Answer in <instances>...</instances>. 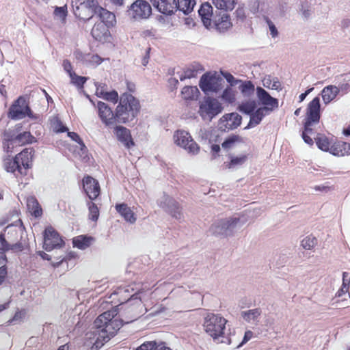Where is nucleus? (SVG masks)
<instances>
[{"label":"nucleus","mask_w":350,"mask_h":350,"mask_svg":"<svg viewBox=\"0 0 350 350\" xmlns=\"http://www.w3.org/2000/svg\"><path fill=\"white\" fill-rule=\"evenodd\" d=\"M133 288L130 286L119 287L112 295H120L119 301L120 304L117 306L118 310L121 312L122 319L116 317V310H108L100 314L94 322V327L98 333L97 340H102L103 342H107L111 337H113L122 326L123 323H129L137 319L141 312L142 301L139 297L141 291L137 290L133 292Z\"/></svg>","instance_id":"1"},{"label":"nucleus","mask_w":350,"mask_h":350,"mask_svg":"<svg viewBox=\"0 0 350 350\" xmlns=\"http://www.w3.org/2000/svg\"><path fill=\"white\" fill-rule=\"evenodd\" d=\"M140 109L139 100L130 94H123L116 109L118 122L128 123L137 117Z\"/></svg>","instance_id":"2"},{"label":"nucleus","mask_w":350,"mask_h":350,"mask_svg":"<svg viewBox=\"0 0 350 350\" xmlns=\"http://www.w3.org/2000/svg\"><path fill=\"white\" fill-rule=\"evenodd\" d=\"M227 321L222 317L208 314L204 319V327L206 332L218 342H225L224 330Z\"/></svg>","instance_id":"3"},{"label":"nucleus","mask_w":350,"mask_h":350,"mask_svg":"<svg viewBox=\"0 0 350 350\" xmlns=\"http://www.w3.org/2000/svg\"><path fill=\"white\" fill-rule=\"evenodd\" d=\"M33 152L32 149L29 152L25 149L16 154L13 159H5L4 161L5 169L8 172L14 173L16 177L18 175L26 174V171L29 167V163L32 158Z\"/></svg>","instance_id":"4"},{"label":"nucleus","mask_w":350,"mask_h":350,"mask_svg":"<svg viewBox=\"0 0 350 350\" xmlns=\"http://www.w3.org/2000/svg\"><path fill=\"white\" fill-rule=\"evenodd\" d=\"M241 226L240 219L238 217L224 218L215 221L211 226L209 232L215 236H232Z\"/></svg>","instance_id":"5"},{"label":"nucleus","mask_w":350,"mask_h":350,"mask_svg":"<svg viewBox=\"0 0 350 350\" xmlns=\"http://www.w3.org/2000/svg\"><path fill=\"white\" fill-rule=\"evenodd\" d=\"M81 5L89 9L92 12L91 16L88 18V20L94 16H97L100 20L99 23H103L109 27H113L116 24V20L114 14L100 6L97 0H86Z\"/></svg>","instance_id":"6"},{"label":"nucleus","mask_w":350,"mask_h":350,"mask_svg":"<svg viewBox=\"0 0 350 350\" xmlns=\"http://www.w3.org/2000/svg\"><path fill=\"white\" fill-rule=\"evenodd\" d=\"M223 107L219 100L211 96H205L200 102L198 113L204 120L211 121L221 113Z\"/></svg>","instance_id":"7"},{"label":"nucleus","mask_w":350,"mask_h":350,"mask_svg":"<svg viewBox=\"0 0 350 350\" xmlns=\"http://www.w3.org/2000/svg\"><path fill=\"white\" fill-rule=\"evenodd\" d=\"M28 116L33 120H37L38 116L33 113L26 99L20 96L10 106L8 111V117L12 120H19Z\"/></svg>","instance_id":"8"},{"label":"nucleus","mask_w":350,"mask_h":350,"mask_svg":"<svg viewBox=\"0 0 350 350\" xmlns=\"http://www.w3.org/2000/svg\"><path fill=\"white\" fill-rule=\"evenodd\" d=\"M157 204L176 219L180 221L183 218L182 208L178 202L165 193L157 200Z\"/></svg>","instance_id":"9"},{"label":"nucleus","mask_w":350,"mask_h":350,"mask_svg":"<svg viewBox=\"0 0 350 350\" xmlns=\"http://www.w3.org/2000/svg\"><path fill=\"white\" fill-rule=\"evenodd\" d=\"M224 80L215 75L204 74L200 80L199 85L205 93L218 92L223 88Z\"/></svg>","instance_id":"10"},{"label":"nucleus","mask_w":350,"mask_h":350,"mask_svg":"<svg viewBox=\"0 0 350 350\" xmlns=\"http://www.w3.org/2000/svg\"><path fill=\"white\" fill-rule=\"evenodd\" d=\"M127 13L131 18L135 20L148 18L152 13V8L148 1L137 0L130 6Z\"/></svg>","instance_id":"11"},{"label":"nucleus","mask_w":350,"mask_h":350,"mask_svg":"<svg viewBox=\"0 0 350 350\" xmlns=\"http://www.w3.org/2000/svg\"><path fill=\"white\" fill-rule=\"evenodd\" d=\"M174 142L179 146L183 147L189 153H198L200 147L193 141L188 132L185 131H177L174 135Z\"/></svg>","instance_id":"12"},{"label":"nucleus","mask_w":350,"mask_h":350,"mask_svg":"<svg viewBox=\"0 0 350 350\" xmlns=\"http://www.w3.org/2000/svg\"><path fill=\"white\" fill-rule=\"evenodd\" d=\"M63 244V240L52 226H49L45 229L43 248L46 251L50 252L55 248L62 247Z\"/></svg>","instance_id":"13"},{"label":"nucleus","mask_w":350,"mask_h":350,"mask_svg":"<svg viewBox=\"0 0 350 350\" xmlns=\"http://www.w3.org/2000/svg\"><path fill=\"white\" fill-rule=\"evenodd\" d=\"M256 97L260 104L263 107H267V109L272 111L273 109L278 107V100L272 97L265 89L258 86L256 89Z\"/></svg>","instance_id":"14"},{"label":"nucleus","mask_w":350,"mask_h":350,"mask_svg":"<svg viewBox=\"0 0 350 350\" xmlns=\"http://www.w3.org/2000/svg\"><path fill=\"white\" fill-rule=\"evenodd\" d=\"M97 108L100 118L107 126L113 124L117 121L116 113H113L111 108L107 104L98 101Z\"/></svg>","instance_id":"15"},{"label":"nucleus","mask_w":350,"mask_h":350,"mask_svg":"<svg viewBox=\"0 0 350 350\" xmlns=\"http://www.w3.org/2000/svg\"><path fill=\"white\" fill-rule=\"evenodd\" d=\"M83 186L85 192L90 200L96 199L100 194L98 182L94 178L87 176L83 179Z\"/></svg>","instance_id":"16"},{"label":"nucleus","mask_w":350,"mask_h":350,"mask_svg":"<svg viewBox=\"0 0 350 350\" xmlns=\"http://www.w3.org/2000/svg\"><path fill=\"white\" fill-rule=\"evenodd\" d=\"M198 14L203 25L206 28L211 27L216 15V12L213 13V8L211 5L208 2L202 3L198 10Z\"/></svg>","instance_id":"17"},{"label":"nucleus","mask_w":350,"mask_h":350,"mask_svg":"<svg viewBox=\"0 0 350 350\" xmlns=\"http://www.w3.org/2000/svg\"><path fill=\"white\" fill-rule=\"evenodd\" d=\"M241 116L237 113L225 114L220 119V127L224 130H233L241 124Z\"/></svg>","instance_id":"18"},{"label":"nucleus","mask_w":350,"mask_h":350,"mask_svg":"<svg viewBox=\"0 0 350 350\" xmlns=\"http://www.w3.org/2000/svg\"><path fill=\"white\" fill-rule=\"evenodd\" d=\"M232 26L229 14L224 12V11H216L214 21L212 23V27H215L220 31H224L229 29Z\"/></svg>","instance_id":"19"},{"label":"nucleus","mask_w":350,"mask_h":350,"mask_svg":"<svg viewBox=\"0 0 350 350\" xmlns=\"http://www.w3.org/2000/svg\"><path fill=\"white\" fill-rule=\"evenodd\" d=\"M152 5L161 13L171 15L176 10V0H151Z\"/></svg>","instance_id":"20"},{"label":"nucleus","mask_w":350,"mask_h":350,"mask_svg":"<svg viewBox=\"0 0 350 350\" xmlns=\"http://www.w3.org/2000/svg\"><path fill=\"white\" fill-rule=\"evenodd\" d=\"M320 107V98L317 96L314 98L308 105L306 120L314 122V123H319L321 117Z\"/></svg>","instance_id":"21"},{"label":"nucleus","mask_w":350,"mask_h":350,"mask_svg":"<svg viewBox=\"0 0 350 350\" xmlns=\"http://www.w3.org/2000/svg\"><path fill=\"white\" fill-rule=\"evenodd\" d=\"M114 133L118 140L122 143L127 148H130L131 146H134L131 132L126 127L122 126H116L114 129Z\"/></svg>","instance_id":"22"},{"label":"nucleus","mask_w":350,"mask_h":350,"mask_svg":"<svg viewBox=\"0 0 350 350\" xmlns=\"http://www.w3.org/2000/svg\"><path fill=\"white\" fill-rule=\"evenodd\" d=\"M91 34L96 40L105 41L109 35V27L103 23H96Z\"/></svg>","instance_id":"23"},{"label":"nucleus","mask_w":350,"mask_h":350,"mask_svg":"<svg viewBox=\"0 0 350 350\" xmlns=\"http://www.w3.org/2000/svg\"><path fill=\"white\" fill-rule=\"evenodd\" d=\"M262 310L260 308L241 311V317L247 323L257 325L260 322Z\"/></svg>","instance_id":"24"},{"label":"nucleus","mask_w":350,"mask_h":350,"mask_svg":"<svg viewBox=\"0 0 350 350\" xmlns=\"http://www.w3.org/2000/svg\"><path fill=\"white\" fill-rule=\"evenodd\" d=\"M117 212L130 224H134L136 221V217L133 211L125 203L117 204L115 206Z\"/></svg>","instance_id":"25"},{"label":"nucleus","mask_w":350,"mask_h":350,"mask_svg":"<svg viewBox=\"0 0 350 350\" xmlns=\"http://www.w3.org/2000/svg\"><path fill=\"white\" fill-rule=\"evenodd\" d=\"M202 70L203 68L199 63L193 62L183 70V73L179 76L180 80L184 81L186 79L195 78Z\"/></svg>","instance_id":"26"},{"label":"nucleus","mask_w":350,"mask_h":350,"mask_svg":"<svg viewBox=\"0 0 350 350\" xmlns=\"http://www.w3.org/2000/svg\"><path fill=\"white\" fill-rule=\"evenodd\" d=\"M350 144L344 142H336L332 144L329 152L338 157H342L345 154H349Z\"/></svg>","instance_id":"27"},{"label":"nucleus","mask_w":350,"mask_h":350,"mask_svg":"<svg viewBox=\"0 0 350 350\" xmlns=\"http://www.w3.org/2000/svg\"><path fill=\"white\" fill-rule=\"evenodd\" d=\"M270 111L267 109V107H259L256 110H255L250 115V120L245 127V129H250L252 127H254L259 124L262 121V118L267 115V112Z\"/></svg>","instance_id":"28"},{"label":"nucleus","mask_w":350,"mask_h":350,"mask_svg":"<svg viewBox=\"0 0 350 350\" xmlns=\"http://www.w3.org/2000/svg\"><path fill=\"white\" fill-rule=\"evenodd\" d=\"M338 93L339 88L335 85H328L325 87L321 92V96L324 103H329L337 96Z\"/></svg>","instance_id":"29"},{"label":"nucleus","mask_w":350,"mask_h":350,"mask_svg":"<svg viewBox=\"0 0 350 350\" xmlns=\"http://www.w3.org/2000/svg\"><path fill=\"white\" fill-rule=\"evenodd\" d=\"M22 125L21 124H17L13 128H10L5 130L3 133L4 140L8 142V145L14 146L16 143V137L18 132L21 131Z\"/></svg>","instance_id":"30"},{"label":"nucleus","mask_w":350,"mask_h":350,"mask_svg":"<svg viewBox=\"0 0 350 350\" xmlns=\"http://www.w3.org/2000/svg\"><path fill=\"white\" fill-rule=\"evenodd\" d=\"M200 94L196 86H185L181 91L182 98L187 101L197 100Z\"/></svg>","instance_id":"31"},{"label":"nucleus","mask_w":350,"mask_h":350,"mask_svg":"<svg viewBox=\"0 0 350 350\" xmlns=\"http://www.w3.org/2000/svg\"><path fill=\"white\" fill-rule=\"evenodd\" d=\"M94 241L92 237L81 235L76 237L72 240L73 246L80 250H85L90 247Z\"/></svg>","instance_id":"32"},{"label":"nucleus","mask_w":350,"mask_h":350,"mask_svg":"<svg viewBox=\"0 0 350 350\" xmlns=\"http://www.w3.org/2000/svg\"><path fill=\"white\" fill-rule=\"evenodd\" d=\"M27 206L28 210L36 217H40L42 213V210L39 205L38 200L35 197L30 196L27 199Z\"/></svg>","instance_id":"33"},{"label":"nucleus","mask_w":350,"mask_h":350,"mask_svg":"<svg viewBox=\"0 0 350 350\" xmlns=\"http://www.w3.org/2000/svg\"><path fill=\"white\" fill-rule=\"evenodd\" d=\"M16 143L14 146H23L27 144H32L36 142V138L31 134L30 132H18L17 137L15 138Z\"/></svg>","instance_id":"34"},{"label":"nucleus","mask_w":350,"mask_h":350,"mask_svg":"<svg viewBox=\"0 0 350 350\" xmlns=\"http://www.w3.org/2000/svg\"><path fill=\"white\" fill-rule=\"evenodd\" d=\"M195 5V0H176V10L182 11L185 14H189Z\"/></svg>","instance_id":"35"},{"label":"nucleus","mask_w":350,"mask_h":350,"mask_svg":"<svg viewBox=\"0 0 350 350\" xmlns=\"http://www.w3.org/2000/svg\"><path fill=\"white\" fill-rule=\"evenodd\" d=\"M239 89L244 97L249 98L254 94L255 87L251 81H242L239 83Z\"/></svg>","instance_id":"36"},{"label":"nucleus","mask_w":350,"mask_h":350,"mask_svg":"<svg viewBox=\"0 0 350 350\" xmlns=\"http://www.w3.org/2000/svg\"><path fill=\"white\" fill-rule=\"evenodd\" d=\"M217 9L222 11L232 10L234 8V0H212Z\"/></svg>","instance_id":"37"},{"label":"nucleus","mask_w":350,"mask_h":350,"mask_svg":"<svg viewBox=\"0 0 350 350\" xmlns=\"http://www.w3.org/2000/svg\"><path fill=\"white\" fill-rule=\"evenodd\" d=\"M256 107L257 105L256 101L250 100L245 102H243L238 107V109L240 112L250 116L256 110Z\"/></svg>","instance_id":"38"},{"label":"nucleus","mask_w":350,"mask_h":350,"mask_svg":"<svg viewBox=\"0 0 350 350\" xmlns=\"http://www.w3.org/2000/svg\"><path fill=\"white\" fill-rule=\"evenodd\" d=\"M243 142V139L239 135H232L227 137L224 142L221 144V146L224 149H230L234 148L237 144Z\"/></svg>","instance_id":"39"},{"label":"nucleus","mask_w":350,"mask_h":350,"mask_svg":"<svg viewBox=\"0 0 350 350\" xmlns=\"http://www.w3.org/2000/svg\"><path fill=\"white\" fill-rule=\"evenodd\" d=\"M316 144L319 149L329 152L332 144L328 138L324 135H320L316 139Z\"/></svg>","instance_id":"40"},{"label":"nucleus","mask_w":350,"mask_h":350,"mask_svg":"<svg viewBox=\"0 0 350 350\" xmlns=\"http://www.w3.org/2000/svg\"><path fill=\"white\" fill-rule=\"evenodd\" d=\"M317 244V239L312 235L305 237L301 243V245L305 250H311Z\"/></svg>","instance_id":"41"},{"label":"nucleus","mask_w":350,"mask_h":350,"mask_svg":"<svg viewBox=\"0 0 350 350\" xmlns=\"http://www.w3.org/2000/svg\"><path fill=\"white\" fill-rule=\"evenodd\" d=\"M221 98L224 101L232 103L235 100V93L234 91L230 88L227 87L224 91L221 94Z\"/></svg>","instance_id":"42"},{"label":"nucleus","mask_w":350,"mask_h":350,"mask_svg":"<svg viewBox=\"0 0 350 350\" xmlns=\"http://www.w3.org/2000/svg\"><path fill=\"white\" fill-rule=\"evenodd\" d=\"M89 219L92 221H96L99 217V210L98 206L94 202L88 203Z\"/></svg>","instance_id":"43"},{"label":"nucleus","mask_w":350,"mask_h":350,"mask_svg":"<svg viewBox=\"0 0 350 350\" xmlns=\"http://www.w3.org/2000/svg\"><path fill=\"white\" fill-rule=\"evenodd\" d=\"M71 83L77 86L78 88H82L84 83L88 80L87 77H81L76 75V73H70Z\"/></svg>","instance_id":"44"},{"label":"nucleus","mask_w":350,"mask_h":350,"mask_svg":"<svg viewBox=\"0 0 350 350\" xmlns=\"http://www.w3.org/2000/svg\"><path fill=\"white\" fill-rule=\"evenodd\" d=\"M247 159V156L246 154H243L239 157H231L228 167L231 168L235 166L242 165L246 162Z\"/></svg>","instance_id":"45"},{"label":"nucleus","mask_w":350,"mask_h":350,"mask_svg":"<svg viewBox=\"0 0 350 350\" xmlns=\"http://www.w3.org/2000/svg\"><path fill=\"white\" fill-rule=\"evenodd\" d=\"M100 94L102 96V98L106 100L113 102L114 103H117L118 99V92L115 90L111 92H107L106 93H100Z\"/></svg>","instance_id":"46"},{"label":"nucleus","mask_w":350,"mask_h":350,"mask_svg":"<svg viewBox=\"0 0 350 350\" xmlns=\"http://www.w3.org/2000/svg\"><path fill=\"white\" fill-rule=\"evenodd\" d=\"M223 77L227 81L228 83H230V86H235L237 84H239L241 82V79H237L234 77V76L228 72H221Z\"/></svg>","instance_id":"47"},{"label":"nucleus","mask_w":350,"mask_h":350,"mask_svg":"<svg viewBox=\"0 0 350 350\" xmlns=\"http://www.w3.org/2000/svg\"><path fill=\"white\" fill-rule=\"evenodd\" d=\"M67 8L66 6L56 7L54 10V14L56 17H58L62 21H64L67 16Z\"/></svg>","instance_id":"48"},{"label":"nucleus","mask_w":350,"mask_h":350,"mask_svg":"<svg viewBox=\"0 0 350 350\" xmlns=\"http://www.w3.org/2000/svg\"><path fill=\"white\" fill-rule=\"evenodd\" d=\"M68 136L70 137L73 141L78 143L81 146V150L82 151L85 150L86 149V146L85 144L83 143V140L80 137V136L75 132H68Z\"/></svg>","instance_id":"49"},{"label":"nucleus","mask_w":350,"mask_h":350,"mask_svg":"<svg viewBox=\"0 0 350 350\" xmlns=\"http://www.w3.org/2000/svg\"><path fill=\"white\" fill-rule=\"evenodd\" d=\"M264 19H265V22L267 23V25L269 26V29L271 37L276 38L278 36V29H277L275 25L269 18V17L264 16Z\"/></svg>","instance_id":"50"},{"label":"nucleus","mask_w":350,"mask_h":350,"mask_svg":"<svg viewBox=\"0 0 350 350\" xmlns=\"http://www.w3.org/2000/svg\"><path fill=\"white\" fill-rule=\"evenodd\" d=\"M316 124L317 123H314V122L306 120V122H304L303 133L310 135H314V132L312 126Z\"/></svg>","instance_id":"51"},{"label":"nucleus","mask_w":350,"mask_h":350,"mask_svg":"<svg viewBox=\"0 0 350 350\" xmlns=\"http://www.w3.org/2000/svg\"><path fill=\"white\" fill-rule=\"evenodd\" d=\"M53 129L57 133H64L67 131V128L63 124L61 120L57 119L53 122Z\"/></svg>","instance_id":"52"},{"label":"nucleus","mask_w":350,"mask_h":350,"mask_svg":"<svg viewBox=\"0 0 350 350\" xmlns=\"http://www.w3.org/2000/svg\"><path fill=\"white\" fill-rule=\"evenodd\" d=\"M10 243L6 241L4 234H0V250L3 253L9 251Z\"/></svg>","instance_id":"53"},{"label":"nucleus","mask_w":350,"mask_h":350,"mask_svg":"<svg viewBox=\"0 0 350 350\" xmlns=\"http://www.w3.org/2000/svg\"><path fill=\"white\" fill-rule=\"evenodd\" d=\"M24 249L23 245L21 242H17L14 244H10L9 251L12 250L14 252H21Z\"/></svg>","instance_id":"54"},{"label":"nucleus","mask_w":350,"mask_h":350,"mask_svg":"<svg viewBox=\"0 0 350 350\" xmlns=\"http://www.w3.org/2000/svg\"><path fill=\"white\" fill-rule=\"evenodd\" d=\"M270 89L275 90H281L282 85L277 77H273Z\"/></svg>","instance_id":"55"},{"label":"nucleus","mask_w":350,"mask_h":350,"mask_svg":"<svg viewBox=\"0 0 350 350\" xmlns=\"http://www.w3.org/2000/svg\"><path fill=\"white\" fill-rule=\"evenodd\" d=\"M96 95L98 97L102 98V96L100 94V93L102 92L103 94L106 93L107 91H105V90H106L107 85L104 83H96Z\"/></svg>","instance_id":"56"},{"label":"nucleus","mask_w":350,"mask_h":350,"mask_svg":"<svg viewBox=\"0 0 350 350\" xmlns=\"http://www.w3.org/2000/svg\"><path fill=\"white\" fill-rule=\"evenodd\" d=\"M63 67L64 70L70 76V73H75V72L72 71V65L69 60L65 59L63 62Z\"/></svg>","instance_id":"57"},{"label":"nucleus","mask_w":350,"mask_h":350,"mask_svg":"<svg viewBox=\"0 0 350 350\" xmlns=\"http://www.w3.org/2000/svg\"><path fill=\"white\" fill-rule=\"evenodd\" d=\"M7 267L6 266L2 265L0 267V285H1L5 281L7 275Z\"/></svg>","instance_id":"58"},{"label":"nucleus","mask_w":350,"mask_h":350,"mask_svg":"<svg viewBox=\"0 0 350 350\" xmlns=\"http://www.w3.org/2000/svg\"><path fill=\"white\" fill-rule=\"evenodd\" d=\"M178 84V80L177 79L171 77L168 79V85L172 91L177 88Z\"/></svg>","instance_id":"59"},{"label":"nucleus","mask_w":350,"mask_h":350,"mask_svg":"<svg viewBox=\"0 0 350 350\" xmlns=\"http://www.w3.org/2000/svg\"><path fill=\"white\" fill-rule=\"evenodd\" d=\"M253 336V332L250 330H248V331H246L245 332V335H244V337L242 340V342H241V344L239 345V347L243 345V344L246 343L248 340H250L252 337Z\"/></svg>","instance_id":"60"},{"label":"nucleus","mask_w":350,"mask_h":350,"mask_svg":"<svg viewBox=\"0 0 350 350\" xmlns=\"http://www.w3.org/2000/svg\"><path fill=\"white\" fill-rule=\"evenodd\" d=\"M87 62H94L100 64L102 62L101 58L98 55H90Z\"/></svg>","instance_id":"61"},{"label":"nucleus","mask_w":350,"mask_h":350,"mask_svg":"<svg viewBox=\"0 0 350 350\" xmlns=\"http://www.w3.org/2000/svg\"><path fill=\"white\" fill-rule=\"evenodd\" d=\"M350 282V273L347 272H343L342 273V284L349 286Z\"/></svg>","instance_id":"62"},{"label":"nucleus","mask_w":350,"mask_h":350,"mask_svg":"<svg viewBox=\"0 0 350 350\" xmlns=\"http://www.w3.org/2000/svg\"><path fill=\"white\" fill-rule=\"evenodd\" d=\"M301 137L304 141L305 143L309 144V145H312L313 144V140L310 137V135H307L304 133L302 132V134H301Z\"/></svg>","instance_id":"63"},{"label":"nucleus","mask_w":350,"mask_h":350,"mask_svg":"<svg viewBox=\"0 0 350 350\" xmlns=\"http://www.w3.org/2000/svg\"><path fill=\"white\" fill-rule=\"evenodd\" d=\"M272 78L269 76L267 77H265L263 81H262V83H263V85L267 88H271V82H272Z\"/></svg>","instance_id":"64"}]
</instances>
